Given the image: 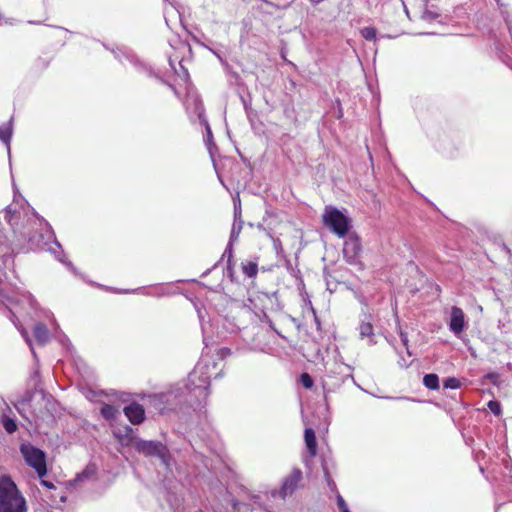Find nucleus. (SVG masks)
<instances>
[{
    "mask_svg": "<svg viewBox=\"0 0 512 512\" xmlns=\"http://www.w3.org/2000/svg\"><path fill=\"white\" fill-rule=\"evenodd\" d=\"M488 408L493 414L497 416L501 414V405L498 401H489Z\"/></svg>",
    "mask_w": 512,
    "mask_h": 512,
    "instance_id": "19",
    "label": "nucleus"
},
{
    "mask_svg": "<svg viewBox=\"0 0 512 512\" xmlns=\"http://www.w3.org/2000/svg\"><path fill=\"white\" fill-rule=\"evenodd\" d=\"M424 385L429 389H438L439 387V379L436 374H427L423 378Z\"/></svg>",
    "mask_w": 512,
    "mask_h": 512,
    "instance_id": "14",
    "label": "nucleus"
},
{
    "mask_svg": "<svg viewBox=\"0 0 512 512\" xmlns=\"http://www.w3.org/2000/svg\"><path fill=\"white\" fill-rule=\"evenodd\" d=\"M337 504L340 511L344 510L345 508H348L345 500L340 495L337 496Z\"/></svg>",
    "mask_w": 512,
    "mask_h": 512,
    "instance_id": "21",
    "label": "nucleus"
},
{
    "mask_svg": "<svg viewBox=\"0 0 512 512\" xmlns=\"http://www.w3.org/2000/svg\"><path fill=\"white\" fill-rule=\"evenodd\" d=\"M361 252L360 240L356 237L348 238L344 243L343 254L349 263H356Z\"/></svg>",
    "mask_w": 512,
    "mask_h": 512,
    "instance_id": "6",
    "label": "nucleus"
},
{
    "mask_svg": "<svg viewBox=\"0 0 512 512\" xmlns=\"http://www.w3.org/2000/svg\"><path fill=\"white\" fill-rule=\"evenodd\" d=\"M34 336L40 344H44L49 339V331L43 324H36L34 328Z\"/></svg>",
    "mask_w": 512,
    "mask_h": 512,
    "instance_id": "12",
    "label": "nucleus"
},
{
    "mask_svg": "<svg viewBox=\"0 0 512 512\" xmlns=\"http://www.w3.org/2000/svg\"><path fill=\"white\" fill-rule=\"evenodd\" d=\"M22 336H24L25 338H27V335L25 332H22Z\"/></svg>",
    "mask_w": 512,
    "mask_h": 512,
    "instance_id": "28",
    "label": "nucleus"
},
{
    "mask_svg": "<svg viewBox=\"0 0 512 512\" xmlns=\"http://www.w3.org/2000/svg\"><path fill=\"white\" fill-rule=\"evenodd\" d=\"M12 136V124L11 120L7 125L0 127V139L7 144L8 151L10 150L9 142Z\"/></svg>",
    "mask_w": 512,
    "mask_h": 512,
    "instance_id": "13",
    "label": "nucleus"
},
{
    "mask_svg": "<svg viewBox=\"0 0 512 512\" xmlns=\"http://www.w3.org/2000/svg\"><path fill=\"white\" fill-rule=\"evenodd\" d=\"M443 387L448 388V379L443 381Z\"/></svg>",
    "mask_w": 512,
    "mask_h": 512,
    "instance_id": "25",
    "label": "nucleus"
},
{
    "mask_svg": "<svg viewBox=\"0 0 512 512\" xmlns=\"http://www.w3.org/2000/svg\"><path fill=\"white\" fill-rule=\"evenodd\" d=\"M41 484H42L43 486H45V487L49 488V489H51V488H53V487H54V485H53L51 482L46 481V480H42V481H41Z\"/></svg>",
    "mask_w": 512,
    "mask_h": 512,
    "instance_id": "24",
    "label": "nucleus"
},
{
    "mask_svg": "<svg viewBox=\"0 0 512 512\" xmlns=\"http://www.w3.org/2000/svg\"><path fill=\"white\" fill-rule=\"evenodd\" d=\"M124 413L133 424H139L144 420V409L139 404H131L125 407Z\"/></svg>",
    "mask_w": 512,
    "mask_h": 512,
    "instance_id": "8",
    "label": "nucleus"
},
{
    "mask_svg": "<svg viewBox=\"0 0 512 512\" xmlns=\"http://www.w3.org/2000/svg\"><path fill=\"white\" fill-rule=\"evenodd\" d=\"M0 512H27L25 498L7 477L0 479Z\"/></svg>",
    "mask_w": 512,
    "mask_h": 512,
    "instance_id": "1",
    "label": "nucleus"
},
{
    "mask_svg": "<svg viewBox=\"0 0 512 512\" xmlns=\"http://www.w3.org/2000/svg\"><path fill=\"white\" fill-rule=\"evenodd\" d=\"M460 387V381L456 378L450 377V389H457Z\"/></svg>",
    "mask_w": 512,
    "mask_h": 512,
    "instance_id": "22",
    "label": "nucleus"
},
{
    "mask_svg": "<svg viewBox=\"0 0 512 512\" xmlns=\"http://www.w3.org/2000/svg\"><path fill=\"white\" fill-rule=\"evenodd\" d=\"M3 426H4L5 430L10 434L15 432L17 429L16 423L12 419H9V418H5L3 420Z\"/></svg>",
    "mask_w": 512,
    "mask_h": 512,
    "instance_id": "18",
    "label": "nucleus"
},
{
    "mask_svg": "<svg viewBox=\"0 0 512 512\" xmlns=\"http://www.w3.org/2000/svg\"><path fill=\"white\" fill-rule=\"evenodd\" d=\"M20 452L25 462L36 471L40 478L46 475V455L42 450L29 443H23L20 446Z\"/></svg>",
    "mask_w": 512,
    "mask_h": 512,
    "instance_id": "3",
    "label": "nucleus"
},
{
    "mask_svg": "<svg viewBox=\"0 0 512 512\" xmlns=\"http://www.w3.org/2000/svg\"><path fill=\"white\" fill-rule=\"evenodd\" d=\"M482 455V452H479L475 455L476 459L479 460L480 459V456Z\"/></svg>",
    "mask_w": 512,
    "mask_h": 512,
    "instance_id": "26",
    "label": "nucleus"
},
{
    "mask_svg": "<svg viewBox=\"0 0 512 512\" xmlns=\"http://www.w3.org/2000/svg\"><path fill=\"white\" fill-rule=\"evenodd\" d=\"M359 334L362 339H364V338L369 339V341H368L369 345H373L376 343L373 339L374 332H373V326L371 323H369V322L361 323L359 326Z\"/></svg>",
    "mask_w": 512,
    "mask_h": 512,
    "instance_id": "11",
    "label": "nucleus"
},
{
    "mask_svg": "<svg viewBox=\"0 0 512 512\" xmlns=\"http://www.w3.org/2000/svg\"><path fill=\"white\" fill-rule=\"evenodd\" d=\"M133 430L129 426H125L123 429H115L113 431L114 437L123 446H129L133 444Z\"/></svg>",
    "mask_w": 512,
    "mask_h": 512,
    "instance_id": "9",
    "label": "nucleus"
},
{
    "mask_svg": "<svg viewBox=\"0 0 512 512\" xmlns=\"http://www.w3.org/2000/svg\"><path fill=\"white\" fill-rule=\"evenodd\" d=\"M341 512H350L348 508H345L344 510H342Z\"/></svg>",
    "mask_w": 512,
    "mask_h": 512,
    "instance_id": "27",
    "label": "nucleus"
},
{
    "mask_svg": "<svg viewBox=\"0 0 512 512\" xmlns=\"http://www.w3.org/2000/svg\"><path fill=\"white\" fill-rule=\"evenodd\" d=\"M323 224L338 237H344L350 230L351 220L339 209L326 206L322 214Z\"/></svg>",
    "mask_w": 512,
    "mask_h": 512,
    "instance_id": "2",
    "label": "nucleus"
},
{
    "mask_svg": "<svg viewBox=\"0 0 512 512\" xmlns=\"http://www.w3.org/2000/svg\"><path fill=\"white\" fill-rule=\"evenodd\" d=\"M135 448L145 455H157L165 461L166 449L161 443L139 440L134 443Z\"/></svg>",
    "mask_w": 512,
    "mask_h": 512,
    "instance_id": "5",
    "label": "nucleus"
},
{
    "mask_svg": "<svg viewBox=\"0 0 512 512\" xmlns=\"http://www.w3.org/2000/svg\"><path fill=\"white\" fill-rule=\"evenodd\" d=\"M360 34L363 38L369 41L376 40V30L372 27H364L360 30Z\"/></svg>",
    "mask_w": 512,
    "mask_h": 512,
    "instance_id": "16",
    "label": "nucleus"
},
{
    "mask_svg": "<svg viewBox=\"0 0 512 512\" xmlns=\"http://www.w3.org/2000/svg\"><path fill=\"white\" fill-rule=\"evenodd\" d=\"M243 271L247 276L252 277L257 273V265L255 263L249 262L243 266Z\"/></svg>",
    "mask_w": 512,
    "mask_h": 512,
    "instance_id": "17",
    "label": "nucleus"
},
{
    "mask_svg": "<svg viewBox=\"0 0 512 512\" xmlns=\"http://www.w3.org/2000/svg\"><path fill=\"white\" fill-rule=\"evenodd\" d=\"M302 479V473L300 470H294L284 481L281 488L282 497H286L287 495H291L294 490L297 488L298 484Z\"/></svg>",
    "mask_w": 512,
    "mask_h": 512,
    "instance_id": "7",
    "label": "nucleus"
},
{
    "mask_svg": "<svg viewBox=\"0 0 512 512\" xmlns=\"http://www.w3.org/2000/svg\"><path fill=\"white\" fill-rule=\"evenodd\" d=\"M467 327L468 321L466 320L464 312L458 307H453L450 311V331L464 340L462 333Z\"/></svg>",
    "mask_w": 512,
    "mask_h": 512,
    "instance_id": "4",
    "label": "nucleus"
},
{
    "mask_svg": "<svg viewBox=\"0 0 512 512\" xmlns=\"http://www.w3.org/2000/svg\"><path fill=\"white\" fill-rule=\"evenodd\" d=\"M301 383L303 384V386L307 389H310L312 386H313V380L311 378V376L307 373H303L301 375Z\"/></svg>",
    "mask_w": 512,
    "mask_h": 512,
    "instance_id": "20",
    "label": "nucleus"
},
{
    "mask_svg": "<svg viewBox=\"0 0 512 512\" xmlns=\"http://www.w3.org/2000/svg\"><path fill=\"white\" fill-rule=\"evenodd\" d=\"M118 413L117 409L111 405H104L101 408V414L106 419H113Z\"/></svg>",
    "mask_w": 512,
    "mask_h": 512,
    "instance_id": "15",
    "label": "nucleus"
},
{
    "mask_svg": "<svg viewBox=\"0 0 512 512\" xmlns=\"http://www.w3.org/2000/svg\"><path fill=\"white\" fill-rule=\"evenodd\" d=\"M304 438L311 457H314L317 452V443L314 430L312 428H306Z\"/></svg>",
    "mask_w": 512,
    "mask_h": 512,
    "instance_id": "10",
    "label": "nucleus"
},
{
    "mask_svg": "<svg viewBox=\"0 0 512 512\" xmlns=\"http://www.w3.org/2000/svg\"><path fill=\"white\" fill-rule=\"evenodd\" d=\"M400 337H401V341H402L403 345L407 347V345H408L407 335L404 332H400Z\"/></svg>",
    "mask_w": 512,
    "mask_h": 512,
    "instance_id": "23",
    "label": "nucleus"
}]
</instances>
